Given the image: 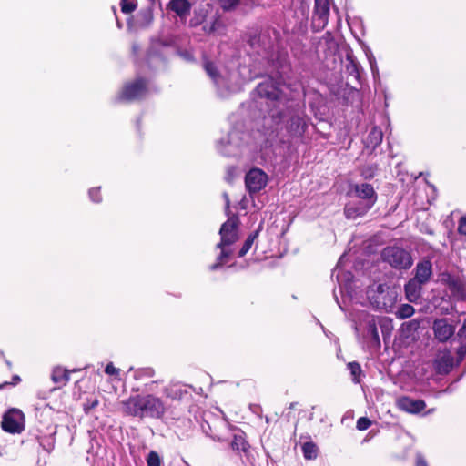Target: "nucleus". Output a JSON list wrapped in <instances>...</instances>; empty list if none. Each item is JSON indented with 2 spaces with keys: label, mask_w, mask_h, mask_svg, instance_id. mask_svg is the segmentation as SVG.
Masks as SVG:
<instances>
[{
  "label": "nucleus",
  "mask_w": 466,
  "mask_h": 466,
  "mask_svg": "<svg viewBox=\"0 0 466 466\" xmlns=\"http://www.w3.org/2000/svg\"><path fill=\"white\" fill-rule=\"evenodd\" d=\"M299 84H286L268 78L258 85L256 92L266 99L268 115L276 125L286 121V131L291 139L303 137L308 124L299 105L294 102Z\"/></svg>",
  "instance_id": "f257e3e1"
},
{
  "label": "nucleus",
  "mask_w": 466,
  "mask_h": 466,
  "mask_svg": "<svg viewBox=\"0 0 466 466\" xmlns=\"http://www.w3.org/2000/svg\"><path fill=\"white\" fill-rule=\"evenodd\" d=\"M122 410L127 416L139 419H160L166 412L163 400L153 394H136L121 402Z\"/></svg>",
  "instance_id": "f03ea898"
},
{
  "label": "nucleus",
  "mask_w": 466,
  "mask_h": 466,
  "mask_svg": "<svg viewBox=\"0 0 466 466\" xmlns=\"http://www.w3.org/2000/svg\"><path fill=\"white\" fill-rule=\"evenodd\" d=\"M238 224L237 217L229 218L222 224L219 230L220 241L216 246L220 249V254L218 256L217 261L209 266L210 270H218L229 261L233 252L231 246L238 239Z\"/></svg>",
  "instance_id": "7ed1b4c3"
},
{
  "label": "nucleus",
  "mask_w": 466,
  "mask_h": 466,
  "mask_svg": "<svg viewBox=\"0 0 466 466\" xmlns=\"http://www.w3.org/2000/svg\"><path fill=\"white\" fill-rule=\"evenodd\" d=\"M367 297L375 308L387 312L392 311V308L397 300L396 292L390 290L383 284H379L375 288H369Z\"/></svg>",
  "instance_id": "20e7f679"
},
{
  "label": "nucleus",
  "mask_w": 466,
  "mask_h": 466,
  "mask_svg": "<svg viewBox=\"0 0 466 466\" xmlns=\"http://www.w3.org/2000/svg\"><path fill=\"white\" fill-rule=\"evenodd\" d=\"M381 258L397 269H407L412 265V258L405 249L399 247H387L381 252Z\"/></svg>",
  "instance_id": "39448f33"
},
{
  "label": "nucleus",
  "mask_w": 466,
  "mask_h": 466,
  "mask_svg": "<svg viewBox=\"0 0 466 466\" xmlns=\"http://www.w3.org/2000/svg\"><path fill=\"white\" fill-rule=\"evenodd\" d=\"M356 330L362 332L364 338L369 339L372 345L380 346V336L377 329L376 319L367 312H360L356 322Z\"/></svg>",
  "instance_id": "423d86ee"
},
{
  "label": "nucleus",
  "mask_w": 466,
  "mask_h": 466,
  "mask_svg": "<svg viewBox=\"0 0 466 466\" xmlns=\"http://www.w3.org/2000/svg\"><path fill=\"white\" fill-rule=\"evenodd\" d=\"M249 137L248 134L237 129L231 130L227 139H221L218 144V151L225 156H237L238 149Z\"/></svg>",
  "instance_id": "0eeeda50"
},
{
  "label": "nucleus",
  "mask_w": 466,
  "mask_h": 466,
  "mask_svg": "<svg viewBox=\"0 0 466 466\" xmlns=\"http://www.w3.org/2000/svg\"><path fill=\"white\" fill-rule=\"evenodd\" d=\"M204 69L208 76L213 80L221 96H226L230 92H236L239 89L238 85L231 82V76L226 77L221 75L214 63L205 61Z\"/></svg>",
  "instance_id": "6e6552de"
},
{
  "label": "nucleus",
  "mask_w": 466,
  "mask_h": 466,
  "mask_svg": "<svg viewBox=\"0 0 466 466\" xmlns=\"http://www.w3.org/2000/svg\"><path fill=\"white\" fill-rule=\"evenodd\" d=\"M148 83L144 78H137L133 82L127 83L116 99L118 101L132 102L144 98L148 94Z\"/></svg>",
  "instance_id": "1a4fd4ad"
},
{
  "label": "nucleus",
  "mask_w": 466,
  "mask_h": 466,
  "mask_svg": "<svg viewBox=\"0 0 466 466\" xmlns=\"http://www.w3.org/2000/svg\"><path fill=\"white\" fill-rule=\"evenodd\" d=\"M268 183V175L260 168H251L245 176V185L250 194L259 192Z\"/></svg>",
  "instance_id": "9d476101"
},
{
  "label": "nucleus",
  "mask_w": 466,
  "mask_h": 466,
  "mask_svg": "<svg viewBox=\"0 0 466 466\" xmlns=\"http://www.w3.org/2000/svg\"><path fill=\"white\" fill-rule=\"evenodd\" d=\"M329 0H315L312 27L316 31L324 29L329 21Z\"/></svg>",
  "instance_id": "9b49d317"
},
{
  "label": "nucleus",
  "mask_w": 466,
  "mask_h": 466,
  "mask_svg": "<svg viewBox=\"0 0 466 466\" xmlns=\"http://www.w3.org/2000/svg\"><path fill=\"white\" fill-rule=\"evenodd\" d=\"M396 406L407 413L417 414L426 408V403L422 400L401 396L396 400Z\"/></svg>",
  "instance_id": "f8f14e48"
},
{
  "label": "nucleus",
  "mask_w": 466,
  "mask_h": 466,
  "mask_svg": "<svg viewBox=\"0 0 466 466\" xmlns=\"http://www.w3.org/2000/svg\"><path fill=\"white\" fill-rule=\"evenodd\" d=\"M355 196L361 201L373 206L377 200V194L370 184L361 183L353 186Z\"/></svg>",
  "instance_id": "ddd939ff"
},
{
  "label": "nucleus",
  "mask_w": 466,
  "mask_h": 466,
  "mask_svg": "<svg viewBox=\"0 0 466 466\" xmlns=\"http://www.w3.org/2000/svg\"><path fill=\"white\" fill-rule=\"evenodd\" d=\"M372 207L361 200L351 201L345 206L344 213L347 218L355 219L364 216Z\"/></svg>",
  "instance_id": "4468645a"
},
{
  "label": "nucleus",
  "mask_w": 466,
  "mask_h": 466,
  "mask_svg": "<svg viewBox=\"0 0 466 466\" xmlns=\"http://www.w3.org/2000/svg\"><path fill=\"white\" fill-rule=\"evenodd\" d=\"M433 330L438 340L444 342L453 335L455 328L447 319H441L434 321Z\"/></svg>",
  "instance_id": "2eb2a0df"
},
{
  "label": "nucleus",
  "mask_w": 466,
  "mask_h": 466,
  "mask_svg": "<svg viewBox=\"0 0 466 466\" xmlns=\"http://www.w3.org/2000/svg\"><path fill=\"white\" fill-rule=\"evenodd\" d=\"M432 275V264L429 259L420 261L415 268V276L413 279L420 283L426 284Z\"/></svg>",
  "instance_id": "dca6fc26"
},
{
  "label": "nucleus",
  "mask_w": 466,
  "mask_h": 466,
  "mask_svg": "<svg viewBox=\"0 0 466 466\" xmlns=\"http://www.w3.org/2000/svg\"><path fill=\"white\" fill-rule=\"evenodd\" d=\"M168 8L181 20H186L190 13L191 4L188 0H170Z\"/></svg>",
  "instance_id": "f3484780"
},
{
  "label": "nucleus",
  "mask_w": 466,
  "mask_h": 466,
  "mask_svg": "<svg viewBox=\"0 0 466 466\" xmlns=\"http://www.w3.org/2000/svg\"><path fill=\"white\" fill-rule=\"evenodd\" d=\"M423 285V283L413 278L408 281L405 285V293L409 301L415 302L419 299Z\"/></svg>",
  "instance_id": "a211bd4d"
},
{
  "label": "nucleus",
  "mask_w": 466,
  "mask_h": 466,
  "mask_svg": "<svg viewBox=\"0 0 466 466\" xmlns=\"http://www.w3.org/2000/svg\"><path fill=\"white\" fill-rule=\"evenodd\" d=\"M18 414H5L2 420V428L5 431L10 433L19 432L22 430L21 424L15 418Z\"/></svg>",
  "instance_id": "6ab92c4d"
},
{
  "label": "nucleus",
  "mask_w": 466,
  "mask_h": 466,
  "mask_svg": "<svg viewBox=\"0 0 466 466\" xmlns=\"http://www.w3.org/2000/svg\"><path fill=\"white\" fill-rule=\"evenodd\" d=\"M230 447L233 451L238 452L247 453L249 448V444L245 439V434L242 431L236 432L233 436V440L230 442Z\"/></svg>",
  "instance_id": "aec40b11"
},
{
  "label": "nucleus",
  "mask_w": 466,
  "mask_h": 466,
  "mask_svg": "<svg viewBox=\"0 0 466 466\" xmlns=\"http://www.w3.org/2000/svg\"><path fill=\"white\" fill-rule=\"evenodd\" d=\"M69 379L68 371L60 367L55 368L52 371L51 380L58 388L65 386L69 381Z\"/></svg>",
  "instance_id": "412c9836"
},
{
  "label": "nucleus",
  "mask_w": 466,
  "mask_h": 466,
  "mask_svg": "<svg viewBox=\"0 0 466 466\" xmlns=\"http://www.w3.org/2000/svg\"><path fill=\"white\" fill-rule=\"evenodd\" d=\"M382 138L383 133L381 129L377 127H372L366 139L367 147H377L382 142Z\"/></svg>",
  "instance_id": "4be33fe9"
},
{
  "label": "nucleus",
  "mask_w": 466,
  "mask_h": 466,
  "mask_svg": "<svg viewBox=\"0 0 466 466\" xmlns=\"http://www.w3.org/2000/svg\"><path fill=\"white\" fill-rule=\"evenodd\" d=\"M261 228H262V223L259 224L257 230H255L250 235H248V237L245 240L242 248H240V250L238 252L239 258L244 257L248 252V250L251 248L255 239L258 237V234L260 232Z\"/></svg>",
  "instance_id": "5701e85b"
},
{
  "label": "nucleus",
  "mask_w": 466,
  "mask_h": 466,
  "mask_svg": "<svg viewBox=\"0 0 466 466\" xmlns=\"http://www.w3.org/2000/svg\"><path fill=\"white\" fill-rule=\"evenodd\" d=\"M165 48V46H163L161 43L157 42L153 44L152 47L150 48L147 56L148 63L151 64L155 58L158 59L159 61H163V52L162 49Z\"/></svg>",
  "instance_id": "b1692460"
},
{
  "label": "nucleus",
  "mask_w": 466,
  "mask_h": 466,
  "mask_svg": "<svg viewBox=\"0 0 466 466\" xmlns=\"http://www.w3.org/2000/svg\"><path fill=\"white\" fill-rule=\"evenodd\" d=\"M452 367V360L446 357L438 359L435 362V368L438 373L447 374Z\"/></svg>",
  "instance_id": "393cba45"
},
{
  "label": "nucleus",
  "mask_w": 466,
  "mask_h": 466,
  "mask_svg": "<svg viewBox=\"0 0 466 466\" xmlns=\"http://www.w3.org/2000/svg\"><path fill=\"white\" fill-rule=\"evenodd\" d=\"M347 64H346V71L349 75L359 77V68L360 64L356 61L355 57L352 55H347L346 56Z\"/></svg>",
  "instance_id": "a878e982"
},
{
  "label": "nucleus",
  "mask_w": 466,
  "mask_h": 466,
  "mask_svg": "<svg viewBox=\"0 0 466 466\" xmlns=\"http://www.w3.org/2000/svg\"><path fill=\"white\" fill-rule=\"evenodd\" d=\"M186 391L179 384H174L165 389V395L171 399H180Z\"/></svg>",
  "instance_id": "bb28decb"
},
{
  "label": "nucleus",
  "mask_w": 466,
  "mask_h": 466,
  "mask_svg": "<svg viewBox=\"0 0 466 466\" xmlns=\"http://www.w3.org/2000/svg\"><path fill=\"white\" fill-rule=\"evenodd\" d=\"M348 369L350 372V375L352 377V381L354 383H360V376H361V373H362V370H361V367L360 365L356 362V361H352V362H349L348 363Z\"/></svg>",
  "instance_id": "cd10ccee"
},
{
  "label": "nucleus",
  "mask_w": 466,
  "mask_h": 466,
  "mask_svg": "<svg viewBox=\"0 0 466 466\" xmlns=\"http://www.w3.org/2000/svg\"><path fill=\"white\" fill-rule=\"evenodd\" d=\"M415 312L414 308L410 304H402L400 305L397 311L395 312V315L397 318L403 319L411 317Z\"/></svg>",
  "instance_id": "c85d7f7f"
},
{
  "label": "nucleus",
  "mask_w": 466,
  "mask_h": 466,
  "mask_svg": "<svg viewBox=\"0 0 466 466\" xmlns=\"http://www.w3.org/2000/svg\"><path fill=\"white\" fill-rule=\"evenodd\" d=\"M302 451L305 459L312 460L317 457L318 449L313 442H306L302 446Z\"/></svg>",
  "instance_id": "c756f323"
},
{
  "label": "nucleus",
  "mask_w": 466,
  "mask_h": 466,
  "mask_svg": "<svg viewBox=\"0 0 466 466\" xmlns=\"http://www.w3.org/2000/svg\"><path fill=\"white\" fill-rule=\"evenodd\" d=\"M146 461L147 466H162L163 464V459L155 451H149L146 458Z\"/></svg>",
  "instance_id": "7c9ffc66"
},
{
  "label": "nucleus",
  "mask_w": 466,
  "mask_h": 466,
  "mask_svg": "<svg viewBox=\"0 0 466 466\" xmlns=\"http://www.w3.org/2000/svg\"><path fill=\"white\" fill-rule=\"evenodd\" d=\"M135 380H143L144 378H152L154 376V370L151 368L138 369L134 371Z\"/></svg>",
  "instance_id": "2f4dec72"
},
{
  "label": "nucleus",
  "mask_w": 466,
  "mask_h": 466,
  "mask_svg": "<svg viewBox=\"0 0 466 466\" xmlns=\"http://www.w3.org/2000/svg\"><path fill=\"white\" fill-rule=\"evenodd\" d=\"M121 9L123 13L129 14L136 9V4L133 0H122Z\"/></svg>",
  "instance_id": "473e14b6"
},
{
  "label": "nucleus",
  "mask_w": 466,
  "mask_h": 466,
  "mask_svg": "<svg viewBox=\"0 0 466 466\" xmlns=\"http://www.w3.org/2000/svg\"><path fill=\"white\" fill-rule=\"evenodd\" d=\"M371 424V421L366 418V417H360L358 420H357V429L359 431H365L367 430Z\"/></svg>",
  "instance_id": "72a5a7b5"
},
{
  "label": "nucleus",
  "mask_w": 466,
  "mask_h": 466,
  "mask_svg": "<svg viewBox=\"0 0 466 466\" xmlns=\"http://www.w3.org/2000/svg\"><path fill=\"white\" fill-rule=\"evenodd\" d=\"M89 198L93 202L99 203L101 201L100 187L91 188L88 192Z\"/></svg>",
  "instance_id": "f704fd0d"
},
{
  "label": "nucleus",
  "mask_w": 466,
  "mask_h": 466,
  "mask_svg": "<svg viewBox=\"0 0 466 466\" xmlns=\"http://www.w3.org/2000/svg\"><path fill=\"white\" fill-rule=\"evenodd\" d=\"M239 0H221V5L224 10H229L238 4Z\"/></svg>",
  "instance_id": "c9c22d12"
},
{
  "label": "nucleus",
  "mask_w": 466,
  "mask_h": 466,
  "mask_svg": "<svg viewBox=\"0 0 466 466\" xmlns=\"http://www.w3.org/2000/svg\"><path fill=\"white\" fill-rule=\"evenodd\" d=\"M458 232L461 235L466 236V215L459 220Z\"/></svg>",
  "instance_id": "e433bc0d"
},
{
  "label": "nucleus",
  "mask_w": 466,
  "mask_h": 466,
  "mask_svg": "<svg viewBox=\"0 0 466 466\" xmlns=\"http://www.w3.org/2000/svg\"><path fill=\"white\" fill-rule=\"evenodd\" d=\"M119 369L116 368L112 362L108 363L105 369V372L108 375H118Z\"/></svg>",
  "instance_id": "4c0bfd02"
},
{
  "label": "nucleus",
  "mask_w": 466,
  "mask_h": 466,
  "mask_svg": "<svg viewBox=\"0 0 466 466\" xmlns=\"http://www.w3.org/2000/svg\"><path fill=\"white\" fill-rule=\"evenodd\" d=\"M415 466H428V463L425 458L420 453L416 454V463Z\"/></svg>",
  "instance_id": "58836bf2"
},
{
  "label": "nucleus",
  "mask_w": 466,
  "mask_h": 466,
  "mask_svg": "<svg viewBox=\"0 0 466 466\" xmlns=\"http://www.w3.org/2000/svg\"><path fill=\"white\" fill-rule=\"evenodd\" d=\"M457 336L460 338L466 336V319L463 320L462 325L457 333Z\"/></svg>",
  "instance_id": "ea45409f"
},
{
  "label": "nucleus",
  "mask_w": 466,
  "mask_h": 466,
  "mask_svg": "<svg viewBox=\"0 0 466 466\" xmlns=\"http://www.w3.org/2000/svg\"><path fill=\"white\" fill-rule=\"evenodd\" d=\"M48 441H49V442H48V447H46V446L43 443V441L41 442V445L44 447V449H45V450H46V451H51V450L53 449L52 439H51V438H49V439H48Z\"/></svg>",
  "instance_id": "a19ab883"
},
{
  "label": "nucleus",
  "mask_w": 466,
  "mask_h": 466,
  "mask_svg": "<svg viewBox=\"0 0 466 466\" xmlns=\"http://www.w3.org/2000/svg\"><path fill=\"white\" fill-rule=\"evenodd\" d=\"M223 197H224V198L226 200V208H229V198H228V195L227 193H224Z\"/></svg>",
  "instance_id": "79ce46f5"
},
{
  "label": "nucleus",
  "mask_w": 466,
  "mask_h": 466,
  "mask_svg": "<svg viewBox=\"0 0 466 466\" xmlns=\"http://www.w3.org/2000/svg\"><path fill=\"white\" fill-rule=\"evenodd\" d=\"M182 56L185 59L188 61L192 59V56L188 52L183 53Z\"/></svg>",
  "instance_id": "37998d69"
},
{
  "label": "nucleus",
  "mask_w": 466,
  "mask_h": 466,
  "mask_svg": "<svg viewBox=\"0 0 466 466\" xmlns=\"http://www.w3.org/2000/svg\"><path fill=\"white\" fill-rule=\"evenodd\" d=\"M132 48H133V52L136 53L138 50V46L134 44Z\"/></svg>",
  "instance_id": "c03bdc74"
},
{
  "label": "nucleus",
  "mask_w": 466,
  "mask_h": 466,
  "mask_svg": "<svg viewBox=\"0 0 466 466\" xmlns=\"http://www.w3.org/2000/svg\"><path fill=\"white\" fill-rule=\"evenodd\" d=\"M343 258H344V255H343V256H341V257L339 258V262H338V264H337V268H339V267L340 266V264H341V262H342Z\"/></svg>",
  "instance_id": "a18cd8bd"
},
{
  "label": "nucleus",
  "mask_w": 466,
  "mask_h": 466,
  "mask_svg": "<svg viewBox=\"0 0 466 466\" xmlns=\"http://www.w3.org/2000/svg\"><path fill=\"white\" fill-rule=\"evenodd\" d=\"M296 404H297L296 402H292V403H290V405H289V409H294V408H295V406H296Z\"/></svg>",
  "instance_id": "49530a36"
},
{
  "label": "nucleus",
  "mask_w": 466,
  "mask_h": 466,
  "mask_svg": "<svg viewBox=\"0 0 466 466\" xmlns=\"http://www.w3.org/2000/svg\"><path fill=\"white\" fill-rule=\"evenodd\" d=\"M98 401L97 400H95L94 403L92 404V407H95L96 405H97Z\"/></svg>",
  "instance_id": "de8ad7c7"
},
{
  "label": "nucleus",
  "mask_w": 466,
  "mask_h": 466,
  "mask_svg": "<svg viewBox=\"0 0 466 466\" xmlns=\"http://www.w3.org/2000/svg\"><path fill=\"white\" fill-rule=\"evenodd\" d=\"M253 4H258L259 0H252Z\"/></svg>",
  "instance_id": "09e8293b"
},
{
  "label": "nucleus",
  "mask_w": 466,
  "mask_h": 466,
  "mask_svg": "<svg viewBox=\"0 0 466 466\" xmlns=\"http://www.w3.org/2000/svg\"><path fill=\"white\" fill-rule=\"evenodd\" d=\"M284 71V66H281V72Z\"/></svg>",
  "instance_id": "8fccbe9b"
},
{
  "label": "nucleus",
  "mask_w": 466,
  "mask_h": 466,
  "mask_svg": "<svg viewBox=\"0 0 466 466\" xmlns=\"http://www.w3.org/2000/svg\"><path fill=\"white\" fill-rule=\"evenodd\" d=\"M336 278L339 280V273L336 275Z\"/></svg>",
  "instance_id": "3c124183"
},
{
  "label": "nucleus",
  "mask_w": 466,
  "mask_h": 466,
  "mask_svg": "<svg viewBox=\"0 0 466 466\" xmlns=\"http://www.w3.org/2000/svg\"><path fill=\"white\" fill-rule=\"evenodd\" d=\"M365 175V177H368V175H366L365 173H363ZM369 177H371V175H369Z\"/></svg>",
  "instance_id": "603ef678"
},
{
  "label": "nucleus",
  "mask_w": 466,
  "mask_h": 466,
  "mask_svg": "<svg viewBox=\"0 0 466 466\" xmlns=\"http://www.w3.org/2000/svg\"><path fill=\"white\" fill-rule=\"evenodd\" d=\"M337 270H338V268H336L334 271H337ZM332 275H335V272H332Z\"/></svg>",
  "instance_id": "864d4df0"
}]
</instances>
